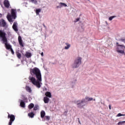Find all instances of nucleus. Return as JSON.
<instances>
[{"label":"nucleus","mask_w":125,"mask_h":125,"mask_svg":"<svg viewBox=\"0 0 125 125\" xmlns=\"http://www.w3.org/2000/svg\"><path fill=\"white\" fill-rule=\"evenodd\" d=\"M30 73L31 75H35L37 79L33 77H29V80L34 85L40 88L41 87V85L42 84V73H41V70L40 69L35 67L33 69H30Z\"/></svg>","instance_id":"obj_1"},{"label":"nucleus","mask_w":125,"mask_h":125,"mask_svg":"<svg viewBox=\"0 0 125 125\" xmlns=\"http://www.w3.org/2000/svg\"><path fill=\"white\" fill-rule=\"evenodd\" d=\"M0 40L3 43L5 44V46L6 49H10L12 54H14V51L11 48V46L7 43V40L5 38V33L3 31L0 30Z\"/></svg>","instance_id":"obj_2"},{"label":"nucleus","mask_w":125,"mask_h":125,"mask_svg":"<svg viewBox=\"0 0 125 125\" xmlns=\"http://www.w3.org/2000/svg\"><path fill=\"white\" fill-rule=\"evenodd\" d=\"M116 50L118 54L125 55V46L123 44H119V43H116Z\"/></svg>","instance_id":"obj_3"},{"label":"nucleus","mask_w":125,"mask_h":125,"mask_svg":"<svg viewBox=\"0 0 125 125\" xmlns=\"http://www.w3.org/2000/svg\"><path fill=\"white\" fill-rule=\"evenodd\" d=\"M83 58L81 57H78L74 61V63L72 64V68H79L82 64V60Z\"/></svg>","instance_id":"obj_4"},{"label":"nucleus","mask_w":125,"mask_h":125,"mask_svg":"<svg viewBox=\"0 0 125 125\" xmlns=\"http://www.w3.org/2000/svg\"><path fill=\"white\" fill-rule=\"evenodd\" d=\"M76 105L78 106V108H82L83 107V104L85 103V99H83L82 100H79L75 102Z\"/></svg>","instance_id":"obj_5"},{"label":"nucleus","mask_w":125,"mask_h":125,"mask_svg":"<svg viewBox=\"0 0 125 125\" xmlns=\"http://www.w3.org/2000/svg\"><path fill=\"white\" fill-rule=\"evenodd\" d=\"M8 118H9L10 119L9 122V125H12V123H13V122H14V121L15 120V116L13 115L8 114Z\"/></svg>","instance_id":"obj_6"},{"label":"nucleus","mask_w":125,"mask_h":125,"mask_svg":"<svg viewBox=\"0 0 125 125\" xmlns=\"http://www.w3.org/2000/svg\"><path fill=\"white\" fill-rule=\"evenodd\" d=\"M18 41L20 45L22 47H24V42H23V40H22V38H21V36H19L18 37Z\"/></svg>","instance_id":"obj_7"},{"label":"nucleus","mask_w":125,"mask_h":125,"mask_svg":"<svg viewBox=\"0 0 125 125\" xmlns=\"http://www.w3.org/2000/svg\"><path fill=\"white\" fill-rule=\"evenodd\" d=\"M16 10L15 9H12L11 11V14L12 18H14V19H15L16 18Z\"/></svg>","instance_id":"obj_8"},{"label":"nucleus","mask_w":125,"mask_h":125,"mask_svg":"<svg viewBox=\"0 0 125 125\" xmlns=\"http://www.w3.org/2000/svg\"><path fill=\"white\" fill-rule=\"evenodd\" d=\"M59 7H60L61 8L62 7H67V6H68V5H67V4H66L65 3H63V2H60L59 3Z\"/></svg>","instance_id":"obj_9"},{"label":"nucleus","mask_w":125,"mask_h":125,"mask_svg":"<svg viewBox=\"0 0 125 125\" xmlns=\"http://www.w3.org/2000/svg\"><path fill=\"white\" fill-rule=\"evenodd\" d=\"M0 25H2V27H7V24L5 21L3 20V19L1 20L0 21Z\"/></svg>","instance_id":"obj_10"},{"label":"nucleus","mask_w":125,"mask_h":125,"mask_svg":"<svg viewBox=\"0 0 125 125\" xmlns=\"http://www.w3.org/2000/svg\"><path fill=\"white\" fill-rule=\"evenodd\" d=\"M4 5L5 6V7L8 8L9 6H10V4H9V2L8 1V0H5L4 1Z\"/></svg>","instance_id":"obj_11"},{"label":"nucleus","mask_w":125,"mask_h":125,"mask_svg":"<svg viewBox=\"0 0 125 125\" xmlns=\"http://www.w3.org/2000/svg\"><path fill=\"white\" fill-rule=\"evenodd\" d=\"M13 29L15 31V32H17L18 31V28H17V22H14L13 25Z\"/></svg>","instance_id":"obj_12"},{"label":"nucleus","mask_w":125,"mask_h":125,"mask_svg":"<svg viewBox=\"0 0 125 125\" xmlns=\"http://www.w3.org/2000/svg\"><path fill=\"white\" fill-rule=\"evenodd\" d=\"M84 99H85V101L87 100V101H89V102L92 101H95V99H93V98L89 97H86Z\"/></svg>","instance_id":"obj_13"},{"label":"nucleus","mask_w":125,"mask_h":125,"mask_svg":"<svg viewBox=\"0 0 125 125\" xmlns=\"http://www.w3.org/2000/svg\"><path fill=\"white\" fill-rule=\"evenodd\" d=\"M45 95L46 97H48L49 98H51L52 96V95H51V93L48 91L45 92Z\"/></svg>","instance_id":"obj_14"},{"label":"nucleus","mask_w":125,"mask_h":125,"mask_svg":"<svg viewBox=\"0 0 125 125\" xmlns=\"http://www.w3.org/2000/svg\"><path fill=\"white\" fill-rule=\"evenodd\" d=\"M70 47H71V44L69 43H65V46H64V49H65V50H68V49H69V48H70Z\"/></svg>","instance_id":"obj_15"},{"label":"nucleus","mask_w":125,"mask_h":125,"mask_svg":"<svg viewBox=\"0 0 125 125\" xmlns=\"http://www.w3.org/2000/svg\"><path fill=\"white\" fill-rule=\"evenodd\" d=\"M43 102L45 104H47L49 102V98L47 97H44L43 98Z\"/></svg>","instance_id":"obj_16"},{"label":"nucleus","mask_w":125,"mask_h":125,"mask_svg":"<svg viewBox=\"0 0 125 125\" xmlns=\"http://www.w3.org/2000/svg\"><path fill=\"white\" fill-rule=\"evenodd\" d=\"M25 56L27 58H30L32 57V53L28 52H26L25 54Z\"/></svg>","instance_id":"obj_17"},{"label":"nucleus","mask_w":125,"mask_h":125,"mask_svg":"<svg viewBox=\"0 0 125 125\" xmlns=\"http://www.w3.org/2000/svg\"><path fill=\"white\" fill-rule=\"evenodd\" d=\"M7 18L9 21L11 23V22H13V21H12V19H11V16L9 15V14H8L7 16Z\"/></svg>","instance_id":"obj_18"},{"label":"nucleus","mask_w":125,"mask_h":125,"mask_svg":"<svg viewBox=\"0 0 125 125\" xmlns=\"http://www.w3.org/2000/svg\"><path fill=\"white\" fill-rule=\"evenodd\" d=\"M41 118H44L45 116V112L44 111H42L41 112Z\"/></svg>","instance_id":"obj_19"},{"label":"nucleus","mask_w":125,"mask_h":125,"mask_svg":"<svg viewBox=\"0 0 125 125\" xmlns=\"http://www.w3.org/2000/svg\"><path fill=\"white\" fill-rule=\"evenodd\" d=\"M28 117H29V118H34V116H35V114H34V113L33 112H31L28 114Z\"/></svg>","instance_id":"obj_20"},{"label":"nucleus","mask_w":125,"mask_h":125,"mask_svg":"<svg viewBox=\"0 0 125 125\" xmlns=\"http://www.w3.org/2000/svg\"><path fill=\"white\" fill-rule=\"evenodd\" d=\"M41 11H42V10L41 9H37L36 10V13L37 15H39V14H40V12H41Z\"/></svg>","instance_id":"obj_21"},{"label":"nucleus","mask_w":125,"mask_h":125,"mask_svg":"<svg viewBox=\"0 0 125 125\" xmlns=\"http://www.w3.org/2000/svg\"><path fill=\"white\" fill-rule=\"evenodd\" d=\"M34 106H35L34 104L31 103L28 105V108L29 109H32V108H34Z\"/></svg>","instance_id":"obj_22"},{"label":"nucleus","mask_w":125,"mask_h":125,"mask_svg":"<svg viewBox=\"0 0 125 125\" xmlns=\"http://www.w3.org/2000/svg\"><path fill=\"white\" fill-rule=\"evenodd\" d=\"M114 18H116V16H111L109 18L108 20H109V21H112V20H113V19H114Z\"/></svg>","instance_id":"obj_23"},{"label":"nucleus","mask_w":125,"mask_h":125,"mask_svg":"<svg viewBox=\"0 0 125 125\" xmlns=\"http://www.w3.org/2000/svg\"><path fill=\"white\" fill-rule=\"evenodd\" d=\"M21 106L22 108H25V103L23 101L21 102Z\"/></svg>","instance_id":"obj_24"},{"label":"nucleus","mask_w":125,"mask_h":125,"mask_svg":"<svg viewBox=\"0 0 125 125\" xmlns=\"http://www.w3.org/2000/svg\"><path fill=\"white\" fill-rule=\"evenodd\" d=\"M26 89L27 91H28V92H31V91H32L31 88H30V87H29V86H26Z\"/></svg>","instance_id":"obj_25"},{"label":"nucleus","mask_w":125,"mask_h":125,"mask_svg":"<svg viewBox=\"0 0 125 125\" xmlns=\"http://www.w3.org/2000/svg\"><path fill=\"white\" fill-rule=\"evenodd\" d=\"M33 3H34V4H38V1L37 0H30Z\"/></svg>","instance_id":"obj_26"},{"label":"nucleus","mask_w":125,"mask_h":125,"mask_svg":"<svg viewBox=\"0 0 125 125\" xmlns=\"http://www.w3.org/2000/svg\"><path fill=\"white\" fill-rule=\"evenodd\" d=\"M124 124H125V121H122V122H119L118 123V125H124Z\"/></svg>","instance_id":"obj_27"},{"label":"nucleus","mask_w":125,"mask_h":125,"mask_svg":"<svg viewBox=\"0 0 125 125\" xmlns=\"http://www.w3.org/2000/svg\"><path fill=\"white\" fill-rule=\"evenodd\" d=\"M17 56L18 58H19V59H20V58H21V54H20L19 53H17Z\"/></svg>","instance_id":"obj_28"},{"label":"nucleus","mask_w":125,"mask_h":125,"mask_svg":"<svg viewBox=\"0 0 125 125\" xmlns=\"http://www.w3.org/2000/svg\"><path fill=\"white\" fill-rule=\"evenodd\" d=\"M34 110L35 111H37V110H39V105H35L34 108Z\"/></svg>","instance_id":"obj_29"},{"label":"nucleus","mask_w":125,"mask_h":125,"mask_svg":"<svg viewBox=\"0 0 125 125\" xmlns=\"http://www.w3.org/2000/svg\"><path fill=\"white\" fill-rule=\"evenodd\" d=\"M123 116H125V114H122L121 113H119L117 114V117H122Z\"/></svg>","instance_id":"obj_30"},{"label":"nucleus","mask_w":125,"mask_h":125,"mask_svg":"<svg viewBox=\"0 0 125 125\" xmlns=\"http://www.w3.org/2000/svg\"><path fill=\"white\" fill-rule=\"evenodd\" d=\"M46 120H47V121H49L50 119V117L48 116H46L45 117Z\"/></svg>","instance_id":"obj_31"},{"label":"nucleus","mask_w":125,"mask_h":125,"mask_svg":"<svg viewBox=\"0 0 125 125\" xmlns=\"http://www.w3.org/2000/svg\"><path fill=\"white\" fill-rule=\"evenodd\" d=\"M78 21H80V18H77L75 20V22H78Z\"/></svg>","instance_id":"obj_32"},{"label":"nucleus","mask_w":125,"mask_h":125,"mask_svg":"<svg viewBox=\"0 0 125 125\" xmlns=\"http://www.w3.org/2000/svg\"><path fill=\"white\" fill-rule=\"evenodd\" d=\"M73 12H74V13H76V12H77V10L73 9L72 10Z\"/></svg>","instance_id":"obj_33"},{"label":"nucleus","mask_w":125,"mask_h":125,"mask_svg":"<svg viewBox=\"0 0 125 125\" xmlns=\"http://www.w3.org/2000/svg\"><path fill=\"white\" fill-rule=\"evenodd\" d=\"M41 55V56H43V52H42Z\"/></svg>","instance_id":"obj_34"},{"label":"nucleus","mask_w":125,"mask_h":125,"mask_svg":"<svg viewBox=\"0 0 125 125\" xmlns=\"http://www.w3.org/2000/svg\"><path fill=\"white\" fill-rule=\"evenodd\" d=\"M1 16H2V15H1V14H0V17H1Z\"/></svg>","instance_id":"obj_35"},{"label":"nucleus","mask_w":125,"mask_h":125,"mask_svg":"<svg viewBox=\"0 0 125 125\" xmlns=\"http://www.w3.org/2000/svg\"><path fill=\"white\" fill-rule=\"evenodd\" d=\"M106 24H107V25H108V23L107 22V21H105Z\"/></svg>","instance_id":"obj_36"},{"label":"nucleus","mask_w":125,"mask_h":125,"mask_svg":"<svg viewBox=\"0 0 125 125\" xmlns=\"http://www.w3.org/2000/svg\"><path fill=\"white\" fill-rule=\"evenodd\" d=\"M26 99H24V100H26Z\"/></svg>","instance_id":"obj_37"}]
</instances>
